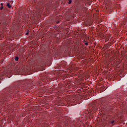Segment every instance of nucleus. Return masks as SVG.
<instances>
[{"label": "nucleus", "mask_w": 127, "mask_h": 127, "mask_svg": "<svg viewBox=\"0 0 127 127\" xmlns=\"http://www.w3.org/2000/svg\"><path fill=\"white\" fill-rule=\"evenodd\" d=\"M29 33V30H28L26 33V35H28Z\"/></svg>", "instance_id": "9"}, {"label": "nucleus", "mask_w": 127, "mask_h": 127, "mask_svg": "<svg viewBox=\"0 0 127 127\" xmlns=\"http://www.w3.org/2000/svg\"><path fill=\"white\" fill-rule=\"evenodd\" d=\"M110 124H111L112 125H114V124H115V121H110Z\"/></svg>", "instance_id": "6"}, {"label": "nucleus", "mask_w": 127, "mask_h": 127, "mask_svg": "<svg viewBox=\"0 0 127 127\" xmlns=\"http://www.w3.org/2000/svg\"><path fill=\"white\" fill-rule=\"evenodd\" d=\"M19 59V58H18V57H15V61H18Z\"/></svg>", "instance_id": "5"}, {"label": "nucleus", "mask_w": 127, "mask_h": 127, "mask_svg": "<svg viewBox=\"0 0 127 127\" xmlns=\"http://www.w3.org/2000/svg\"><path fill=\"white\" fill-rule=\"evenodd\" d=\"M83 43L86 45V46H88L89 45V44L88 43V42H86V41H83Z\"/></svg>", "instance_id": "4"}, {"label": "nucleus", "mask_w": 127, "mask_h": 127, "mask_svg": "<svg viewBox=\"0 0 127 127\" xmlns=\"http://www.w3.org/2000/svg\"><path fill=\"white\" fill-rule=\"evenodd\" d=\"M25 82H18L16 83L15 87L6 88L3 90L2 94L0 95V102L1 104H6L7 100H10L11 97L17 98L18 97V92L22 91L24 87L26 86Z\"/></svg>", "instance_id": "1"}, {"label": "nucleus", "mask_w": 127, "mask_h": 127, "mask_svg": "<svg viewBox=\"0 0 127 127\" xmlns=\"http://www.w3.org/2000/svg\"><path fill=\"white\" fill-rule=\"evenodd\" d=\"M107 104H108V102H107V101H106L105 100H102L100 102L99 105H97V106H95V105H93V109H92V111H97V110H98V109H99V110H101L100 108H104V109H106V108H107V107H106L105 106L107 105Z\"/></svg>", "instance_id": "2"}, {"label": "nucleus", "mask_w": 127, "mask_h": 127, "mask_svg": "<svg viewBox=\"0 0 127 127\" xmlns=\"http://www.w3.org/2000/svg\"><path fill=\"white\" fill-rule=\"evenodd\" d=\"M0 9V10H2V9H3V6H1Z\"/></svg>", "instance_id": "8"}, {"label": "nucleus", "mask_w": 127, "mask_h": 127, "mask_svg": "<svg viewBox=\"0 0 127 127\" xmlns=\"http://www.w3.org/2000/svg\"><path fill=\"white\" fill-rule=\"evenodd\" d=\"M6 6L8 7V8H10L11 7V5H10V3L9 2H8L6 4Z\"/></svg>", "instance_id": "3"}, {"label": "nucleus", "mask_w": 127, "mask_h": 127, "mask_svg": "<svg viewBox=\"0 0 127 127\" xmlns=\"http://www.w3.org/2000/svg\"><path fill=\"white\" fill-rule=\"evenodd\" d=\"M1 83V82L0 81V83Z\"/></svg>", "instance_id": "12"}, {"label": "nucleus", "mask_w": 127, "mask_h": 127, "mask_svg": "<svg viewBox=\"0 0 127 127\" xmlns=\"http://www.w3.org/2000/svg\"><path fill=\"white\" fill-rule=\"evenodd\" d=\"M68 4H71L72 3V0H68Z\"/></svg>", "instance_id": "7"}, {"label": "nucleus", "mask_w": 127, "mask_h": 127, "mask_svg": "<svg viewBox=\"0 0 127 127\" xmlns=\"http://www.w3.org/2000/svg\"><path fill=\"white\" fill-rule=\"evenodd\" d=\"M0 5H1V6H3V4L2 3H1Z\"/></svg>", "instance_id": "10"}, {"label": "nucleus", "mask_w": 127, "mask_h": 127, "mask_svg": "<svg viewBox=\"0 0 127 127\" xmlns=\"http://www.w3.org/2000/svg\"><path fill=\"white\" fill-rule=\"evenodd\" d=\"M57 23H59V22H58Z\"/></svg>", "instance_id": "11"}]
</instances>
